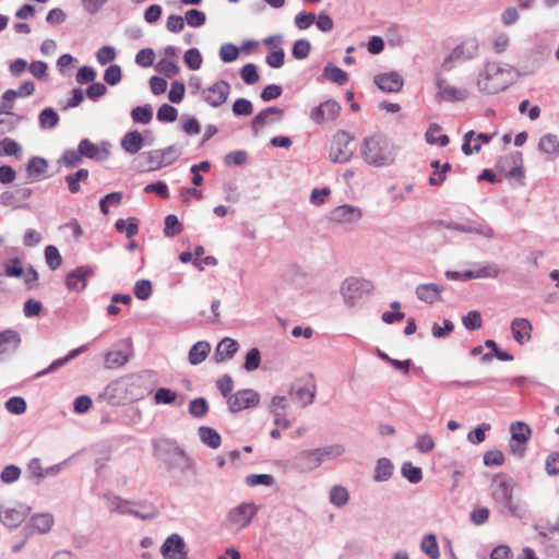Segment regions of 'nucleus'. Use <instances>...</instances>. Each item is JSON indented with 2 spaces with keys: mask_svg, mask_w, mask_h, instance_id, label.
Returning <instances> with one entry per match:
<instances>
[{
  "mask_svg": "<svg viewBox=\"0 0 559 559\" xmlns=\"http://www.w3.org/2000/svg\"><path fill=\"white\" fill-rule=\"evenodd\" d=\"M402 475L412 484H418L423 479L420 467L414 466L411 462H405L401 468Z\"/></svg>",
  "mask_w": 559,
  "mask_h": 559,
  "instance_id": "51",
  "label": "nucleus"
},
{
  "mask_svg": "<svg viewBox=\"0 0 559 559\" xmlns=\"http://www.w3.org/2000/svg\"><path fill=\"white\" fill-rule=\"evenodd\" d=\"M532 324L525 318H515L511 322V332L513 338L520 345L527 343L532 338Z\"/></svg>",
  "mask_w": 559,
  "mask_h": 559,
  "instance_id": "24",
  "label": "nucleus"
},
{
  "mask_svg": "<svg viewBox=\"0 0 559 559\" xmlns=\"http://www.w3.org/2000/svg\"><path fill=\"white\" fill-rule=\"evenodd\" d=\"M115 227L118 233H126L128 238H132L139 233L138 223L133 217H130L128 221L122 218L118 219Z\"/></svg>",
  "mask_w": 559,
  "mask_h": 559,
  "instance_id": "49",
  "label": "nucleus"
},
{
  "mask_svg": "<svg viewBox=\"0 0 559 559\" xmlns=\"http://www.w3.org/2000/svg\"><path fill=\"white\" fill-rule=\"evenodd\" d=\"M93 275L94 269L92 266H78L67 274L66 286L70 290L82 292L87 285V280Z\"/></svg>",
  "mask_w": 559,
  "mask_h": 559,
  "instance_id": "16",
  "label": "nucleus"
},
{
  "mask_svg": "<svg viewBox=\"0 0 559 559\" xmlns=\"http://www.w3.org/2000/svg\"><path fill=\"white\" fill-rule=\"evenodd\" d=\"M153 372L142 370L110 382L106 394L117 403L135 402L144 399L153 391Z\"/></svg>",
  "mask_w": 559,
  "mask_h": 559,
  "instance_id": "1",
  "label": "nucleus"
},
{
  "mask_svg": "<svg viewBox=\"0 0 559 559\" xmlns=\"http://www.w3.org/2000/svg\"><path fill=\"white\" fill-rule=\"evenodd\" d=\"M131 117L135 123L147 124L153 119V108L151 105L138 106L132 109Z\"/></svg>",
  "mask_w": 559,
  "mask_h": 559,
  "instance_id": "48",
  "label": "nucleus"
},
{
  "mask_svg": "<svg viewBox=\"0 0 559 559\" xmlns=\"http://www.w3.org/2000/svg\"><path fill=\"white\" fill-rule=\"evenodd\" d=\"M27 510L28 509L24 507L5 510L2 515V523L11 528L19 526L27 516Z\"/></svg>",
  "mask_w": 559,
  "mask_h": 559,
  "instance_id": "33",
  "label": "nucleus"
},
{
  "mask_svg": "<svg viewBox=\"0 0 559 559\" xmlns=\"http://www.w3.org/2000/svg\"><path fill=\"white\" fill-rule=\"evenodd\" d=\"M129 361V356L121 350L108 352L105 355V367L107 369H115L122 367Z\"/></svg>",
  "mask_w": 559,
  "mask_h": 559,
  "instance_id": "45",
  "label": "nucleus"
},
{
  "mask_svg": "<svg viewBox=\"0 0 559 559\" xmlns=\"http://www.w3.org/2000/svg\"><path fill=\"white\" fill-rule=\"evenodd\" d=\"M441 127L437 123H432L429 126L426 131L425 138L428 144L439 145L440 147H444L449 144L450 139L447 134H440Z\"/></svg>",
  "mask_w": 559,
  "mask_h": 559,
  "instance_id": "35",
  "label": "nucleus"
},
{
  "mask_svg": "<svg viewBox=\"0 0 559 559\" xmlns=\"http://www.w3.org/2000/svg\"><path fill=\"white\" fill-rule=\"evenodd\" d=\"M185 20L191 27H201L206 21V15L202 11L190 9L186 12Z\"/></svg>",
  "mask_w": 559,
  "mask_h": 559,
  "instance_id": "62",
  "label": "nucleus"
},
{
  "mask_svg": "<svg viewBox=\"0 0 559 559\" xmlns=\"http://www.w3.org/2000/svg\"><path fill=\"white\" fill-rule=\"evenodd\" d=\"M199 437L201 441L212 449H217L221 445V435L213 428L201 426L199 428Z\"/></svg>",
  "mask_w": 559,
  "mask_h": 559,
  "instance_id": "38",
  "label": "nucleus"
},
{
  "mask_svg": "<svg viewBox=\"0 0 559 559\" xmlns=\"http://www.w3.org/2000/svg\"><path fill=\"white\" fill-rule=\"evenodd\" d=\"M238 343L230 338L224 337L216 346L214 353V360L216 364H221L227 359H231L238 350Z\"/></svg>",
  "mask_w": 559,
  "mask_h": 559,
  "instance_id": "25",
  "label": "nucleus"
},
{
  "mask_svg": "<svg viewBox=\"0 0 559 559\" xmlns=\"http://www.w3.org/2000/svg\"><path fill=\"white\" fill-rule=\"evenodd\" d=\"M104 500L106 508L111 513L116 512L122 515L130 514L143 521L153 520L158 514L157 510L152 504L146 506L144 508L145 511H138L130 508L131 501L116 495H104Z\"/></svg>",
  "mask_w": 559,
  "mask_h": 559,
  "instance_id": "6",
  "label": "nucleus"
},
{
  "mask_svg": "<svg viewBox=\"0 0 559 559\" xmlns=\"http://www.w3.org/2000/svg\"><path fill=\"white\" fill-rule=\"evenodd\" d=\"M538 148L550 155L559 154V140L555 134L548 133L540 138Z\"/></svg>",
  "mask_w": 559,
  "mask_h": 559,
  "instance_id": "42",
  "label": "nucleus"
},
{
  "mask_svg": "<svg viewBox=\"0 0 559 559\" xmlns=\"http://www.w3.org/2000/svg\"><path fill=\"white\" fill-rule=\"evenodd\" d=\"M82 158L79 147L78 150H66L60 158V163L68 168H73L82 162Z\"/></svg>",
  "mask_w": 559,
  "mask_h": 559,
  "instance_id": "58",
  "label": "nucleus"
},
{
  "mask_svg": "<svg viewBox=\"0 0 559 559\" xmlns=\"http://www.w3.org/2000/svg\"><path fill=\"white\" fill-rule=\"evenodd\" d=\"M5 408L14 415H22L26 412V402L21 396H12L5 402Z\"/></svg>",
  "mask_w": 559,
  "mask_h": 559,
  "instance_id": "63",
  "label": "nucleus"
},
{
  "mask_svg": "<svg viewBox=\"0 0 559 559\" xmlns=\"http://www.w3.org/2000/svg\"><path fill=\"white\" fill-rule=\"evenodd\" d=\"M38 120L40 128L52 129L59 122V115L53 108L47 107L40 111Z\"/></svg>",
  "mask_w": 559,
  "mask_h": 559,
  "instance_id": "47",
  "label": "nucleus"
},
{
  "mask_svg": "<svg viewBox=\"0 0 559 559\" xmlns=\"http://www.w3.org/2000/svg\"><path fill=\"white\" fill-rule=\"evenodd\" d=\"M179 67L167 58L160 59L156 64V71L171 79L179 73Z\"/></svg>",
  "mask_w": 559,
  "mask_h": 559,
  "instance_id": "56",
  "label": "nucleus"
},
{
  "mask_svg": "<svg viewBox=\"0 0 559 559\" xmlns=\"http://www.w3.org/2000/svg\"><path fill=\"white\" fill-rule=\"evenodd\" d=\"M420 548L430 559H439L440 550L437 538L433 534L426 535L421 543Z\"/></svg>",
  "mask_w": 559,
  "mask_h": 559,
  "instance_id": "44",
  "label": "nucleus"
},
{
  "mask_svg": "<svg viewBox=\"0 0 559 559\" xmlns=\"http://www.w3.org/2000/svg\"><path fill=\"white\" fill-rule=\"evenodd\" d=\"M21 151V145L10 138L0 141V156H19Z\"/></svg>",
  "mask_w": 559,
  "mask_h": 559,
  "instance_id": "57",
  "label": "nucleus"
},
{
  "mask_svg": "<svg viewBox=\"0 0 559 559\" xmlns=\"http://www.w3.org/2000/svg\"><path fill=\"white\" fill-rule=\"evenodd\" d=\"M397 146L391 139L381 133H373L364 138L360 155L369 166L381 168L393 165L397 156Z\"/></svg>",
  "mask_w": 559,
  "mask_h": 559,
  "instance_id": "3",
  "label": "nucleus"
},
{
  "mask_svg": "<svg viewBox=\"0 0 559 559\" xmlns=\"http://www.w3.org/2000/svg\"><path fill=\"white\" fill-rule=\"evenodd\" d=\"M374 84L388 93L400 92L404 85V80L399 72L380 73L373 79Z\"/></svg>",
  "mask_w": 559,
  "mask_h": 559,
  "instance_id": "20",
  "label": "nucleus"
},
{
  "mask_svg": "<svg viewBox=\"0 0 559 559\" xmlns=\"http://www.w3.org/2000/svg\"><path fill=\"white\" fill-rule=\"evenodd\" d=\"M311 50V44L307 39H298L295 41L292 55L297 60L306 59Z\"/></svg>",
  "mask_w": 559,
  "mask_h": 559,
  "instance_id": "60",
  "label": "nucleus"
},
{
  "mask_svg": "<svg viewBox=\"0 0 559 559\" xmlns=\"http://www.w3.org/2000/svg\"><path fill=\"white\" fill-rule=\"evenodd\" d=\"M258 512V507L254 503L246 502L231 509L228 513V521L237 528L248 526Z\"/></svg>",
  "mask_w": 559,
  "mask_h": 559,
  "instance_id": "13",
  "label": "nucleus"
},
{
  "mask_svg": "<svg viewBox=\"0 0 559 559\" xmlns=\"http://www.w3.org/2000/svg\"><path fill=\"white\" fill-rule=\"evenodd\" d=\"M522 155L521 153H512L506 155L499 160V169L506 174L507 177L510 178H520L523 176L522 170Z\"/></svg>",
  "mask_w": 559,
  "mask_h": 559,
  "instance_id": "21",
  "label": "nucleus"
},
{
  "mask_svg": "<svg viewBox=\"0 0 559 559\" xmlns=\"http://www.w3.org/2000/svg\"><path fill=\"white\" fill-rule=\"evenodd\" d=\"M341 106L337 102L330 99L316 107L310 115L312 121L318 124L332 121L340 116Z\"/></svg>",
  "mask_w": 559,
  "mask_h": 559,
  "instance_id": "17",
  "label": "nucleus"
},
{
  "mask_svg": "<svg viewBox=\"0 0 559 559\" xmlns=\"http://www.w3.org/2000/svg\"><path fill=\"white\" fill-rule=\"evenodd\" d=\"M259 402L260 395L252 389L239 390L233 395H229L227 400L228 409L231 413H238L240 411L254 407Z\"/></svg>",
  "mask_w": 559,
  "mask_h": 559,
  "instance_id": "12",
  "label": "nucleus"
},
{
  "mask_svg": "<svg viewBox=\"0 0 559 559\" xmlns=\"http://www.w3.org/2000/svg\"><path fill=\"white\" fill-rule=\"evenodd\" d=\"M284 110L277 107H267L261 110L251 121V128L257 135L266 124L277 122L282 119Z\"/></svg>",
  "mask_w": 559,
  "mask_h": 559,
  "instance_id": "19",
  "label": "nucleus"
},
{
  "mask_svg": "<svg viewBox=\"0 0 559 559\" xmlns=\"http://www.w3.org/2000/svg\"><path fill=\"white\" fill-rule=\"evenodd\" d=\"M477 278H496L500 274V269L498 264L493 262H487L484 265L475 269Z\"/></svg>",
  "mask_w": 559,
  "mask_h": 559,
  "instance_id": "61",
  "label": "nucleus"
},
{
  "mask_svg": "<svg viewBox=\"0 0 559 559\" xmlns=\"http://www.w3.org/2000/svg\"><path fill=\"white\" fill-rule=\"evenodd\" d=\"M320 459L316 449L302 450L289 461L290 468L300 474L310 473L320 467Z\"/></svg>",
  "mask_w": 559,
  "mask_h": 559,
  "instance_id": "11",
  "label": "nucleus"
},
{
  "mask_svg": "<svg viewBox=\"0 0 559 559\" xmlns=\"http://www.w3.org/2000/svg\"><path fill=\"white\" fill-rule=\"evenodd\" d=\"M86 349H87V345H82L75 349H72L67 356L56 359L46 369L37 372L35 377L39 378V377L46 376L50 372L58 370L60 367L64 366L67 362L76 358L79 355L84 353Z\"/></svg>",
  "mask_w": 559,
  "mask_h": 559,
  "instance_id": "30",
  "label": "nucleus"
},
{
  "mask_svg": "<svg viewBox=\"0 0 559 559\" xmlns=\"http://www.w3.org/2000/svg\"><path fill=\"white\" fill-rule=\"evenodd\" d=\"M329 499L333 506H335L337 508H342L348 503V500H349L348 490L341 485H334L330 489Z\"/></svg>",
  "mask_w": 559,
  "mask_h": 559,
  "instance_id": "41",
  "label": "nucleus"
},
{
  "mask_svg": "<svg viewBox=\"0 0 559 559\" xmlns=\"http://www.w3.org/2000/svg\"><path fill=\"white\" fill-rule=\"evenodd\" d=\"M165 559H186L188 555L187 546L179 534H171L166 538L160 548Z\"/></svg>",
  "mask_w": 559,
  "mask_h": 559,
  "instance_id": "14",
  "label": "nucleus"
},
{
  "mask_svg": "<svg viewBox=\"0 0 559 559\" xmlns=\"http://www.w3.org/2000/svg\"><path fill=\"white\" fill-rule=\"evenodd\" d=\"M371 290V282L359 277H348L341 286V295L344 302L348 306H354L356 300L360 299L365 294H369Z\"/></svg>",
  "mask_w": 559,
  "mask_h": 559,
  "instance_id": "9",
  "label": "nucleus"
},
{
  "mask_svg": "<svg viewBox=\"0 0 559 559\" xmlns=\"http://www.w3.org/2000/svg\"><path fill=\"white\" fill-rule=\"evenodd\" d=\"M79 148L81 151L82 157H87L98 162H103L109 156V151L106 147H99L87 139L80 141Z\"/></svg>",
  "mask_w": 559,
  "mask_h": 559,
  "instance_id": "26",
  "label": "nucleus"
},
{
  "mask_svg": "<svg viewBox=\"0 0 559 559\" xmlns=\"http://www.w3.org/2000/svg\"><path fill=\"white\" fill-rule=\"evenodd\" d=\"M443 290V287L438 284L427 283L419 284L415 289V294L420 301H424L428 305H433L441 300Z\"/></svg>",
  "mask_w": 559,
  "mask_h": 559,
  "instance_id": "23",
  "label": "nucleus"
},
{
  "mask_svg": "<svg viewBox=\"0 0 559 559\" xmlns=\"http://www.w3.org/2000/svg\"><path fill=\"white\" fill-rule=\"evenodd\" d=\"M144 139L138 130L127 132L121 139V147L129 154L134 155L143 147Z\"/></svg>",
  "mask_w": 559,
  "mask_h": 559,
  "instance_id": "28",
  "label": "nucleus"
},
{
  "mask_svg": "<svg viewBox=\"0 0 559 559\" xmlns=\"http://www.w3.org/2000/svg\"><path fill=\"white\" fill-rule=\"evenodd\" d=\"M320 463L322 464L325 460H334L336 457H340L345 452V447L340 443H334L321 448H316Z\"/></svg>",
  "mask_w": 559,
  "mask_h": 559,
  "instance_id": "39",
  "label": "nucleus"
},
{
  "mask_svg": "<svg viewBox=\"0 0 559 559\" xmlns=\"http://www.w3.org/2000/svg\"><path fill=\"white\" fill-rule=\"evenodd\" d=\"M317 386L312 376H309L305 384H294L292 394L296 396L301 406L306 407L313 403L316 397Z\"/></svg>",
  "mask_w": 559,
  "mask_h": 559,
  "instance_id": "22",
  "label": "nucleus"
},
{
  "mask_svg": "<svg viewBox=\"0 0 559 559\" xmlns=\"http://www.w3.org/2000/svg\"><path fill=\"white\" fill-rule=\"evenodd\" d=\"M354 136L347 131L338 130L332 139L330 148V159L333 163H347L354 155Z\"/></svg>",
  "mask_w": 559,
  "mask_h": 559,
  "instance_id": "7",
  "label": "nucleus"
},
{
  "mask_svg": "<svg viewBox=\"0 0 559 559\" xmlns=\"http://www.w3.org/2000/svg\"><path fill=\"white\" fill-rule=\"evenodd\" d=\"M140 158L143 160L141 166L144 167L146 170H157L165 167L160 150L143 152Z\"/></svg>",
  "mask_w": 559,
  "mask_h": 559,
  "instance_id": "32",
  "label": "nucleus"
},
{
  "mask_svg": "<svg viewBox=\"0 0 559 559\" xmlns=\"http://www.w3.org/2000/svg\"><path fill=\"white\" fill-rule=\"evenodd\" d=\"M323 76L338 85H344L348 81L347 73L331 62L324 67Z\"/></svg>",
  "mask_w": 559,
  "mask_h": 559,
  "instance_id": "37",
  "label": "nucleus"
},
{
  "mask_svg": "<svg viewBox=\"0 0 559 559\" xmlns=\"http://www.w3.org/2000/svg\"><path fill=\"white\" fill-rule=\"evenodd\" d=\"M362 216L359 207L343 204L333 209L330 213V219L337 224H352L358 222Z\"/></svg>",
  "mask_w": 559,
  "mask_h": 559,
  "instance_id": "18",
  "label": "nucleus"
},
{
  "mask_svg": "<svg viewBox=\"0 0 559 559\" xmlns=\"http://www.w3.org/2000/svg\"><path fill=\"white\" fill-rule=\"evenodd\" d=\"M230 90V84L227 81L219 80L203 88L201 91V97L209 106L218 108L227 102Z\"/></svg>",
  "mask_w": 559,
  "mask_h": 559,
  "instance_id": "10",
  "label": "nucleus"
},
{
  "mask_svg": "<svg viewBox=\"0 0 559 559\" xmlns=\"http://www.w3.org/2000/svg\"><path fill=\"white\" fill-rule=\"evenodd\" d=\"M514 68L499 62H487L478 74L477 86L487 94H497L508 88L515 80Z\"/></svg>",
  "mask_w": 559,
  "mask_h": 559,
  "instance_id": "5",
  "label": "nucleus"
},
{
  "mask_svg": "<svg viewBox=\"0 0 559 559\" xmlns=\"http://www.w3.org/2000/svg\"><path fill=\"white\" fill-rule=\"evenodd\" d=\"M512 440L519 443H525L532 435V430L524 421H515L510 426Z\"/></svg>",
  "mask_w": 559,
  "mask_h": 559,
  "instance_id": "40",
  "label": "nucleus"
},
{
  "mask_svg": "<svg viewBox=\"0 0 559 559\" xmlns=\"http://www.w3.org/2000/svg\"><path fill=\"white\" fill-rule=\"evenodd\" d=\"M88 178V170L81 168L74 174H69L64 177L70 193L75 194L80 191V181Z\"/></svg>",
  "mask_w": 559,
  "mask_h": 559,
  "instance_id": "46",
  "label": "nucleus"
},
{
  "mask_svg": "<svg viewBox=\"0 0 559 559\" xmlns=\"http://www.w3.org/2000/svg\"><path fill=\"white\" fill-rule=\"evenodd\" d=\"M178 117V110L171 106V105H168V104H163L158 110H157V115H156V118L159 120V121H165V122H174Z\"/></svg>",
  "mask_w": 559,
  "mask_h": 559,
  "instance_id": "64",
  "label": "nucleus"
},
{
  "mask_svg": "<svg viewBox=\"0 0 559 559\" xmlns=\"http://www.w3.org/2000/svg\"><path fill=\"white\" fill-rule=\"evenodd\" d=\"M21 343L17 332L5 330L0 332V356L14 352Z\"/></svg>",
  "mask_w": 559,
  "mask_h": 559,
  "instance_id": "29",
  "label": "nucleus"
},
{
  "mask_svg": "<svg viewBox=\"0 0 559 559\" xmlns=\"http://www.w3.org/2000/svg\"><path fill=\"white\" fill-rule=\"evenodd\" d=\"M182 231V226L178 217L174 214H169L165 218L164 234L166 237H175Z\"/></svg>",
  "mask_w": 559,
  "mask_h": 559,
  "instance_id": "54",
  "label": "nucleus"
},
{
  "mask_svg": "<svg viewBox=\"0 0 559 559\" xmlns=\"http://www.w3.org/2000/svg\"><path fill=\"white\" fill-rule=\"evenodd\" d=\"M393 473V464L386 457L379 459L377 461L373 479L378 483L386 481L391 478Z\"/></svg>",
  "mask_w": 559,
  "mask_h": 559,
  "instance_id": "36",
  "label": "nucleus"
},
{
  "mask_svg": "<svg viewBox=\"0 0 559 559\" xmlns=\"http://www.w3.org/2000/svg\"><path fill=\"white\" fill-rule=\"evenodd\" d=\"M31 522L38 533L46 534L53 525V516L49 513H38L32 518Z\"/></svg>",
  "mask_w": 559,
  "mask_h": 559,
  "instance_id": "43",
  "label": "nucleus"
},
{
  "mask_svg": "<svg viewBox=\"0 0 559 559\" xmlns=\"http://www.w3.org/2000/svg\"><path fill=\"white\" fill-rule=\"evenodd\" d=\"M211 352V345L206 341L197 342L189 350V362L193 366L205 360Z\"/></svg>",
  "mask_w": 559,
  "mask_h": 559,
  "instance_id": "31",
  "label": "nucleus"
},
{
  "mask_svg": "<svg viewBox=\"0 0 559 559\" xmlns=\"http://www.w3.org/2000/svg\"><path fill=\"white\" fill-rule=\"evenodd\" d=\"M209 412V404L204 397L193 399L189 403V413L194 418H203Z\"/></svg>",
  "mask_w": 559,
  "mask_h": 559,
  "instance_id": "50",
  "label": "nucleus"
},
{
  "mask_svg": "<svg viewBox=\"0 0 559 559\" xmlns=\"http://www.w3.org/2000/svg\"><path fill=\"white\" fill-rule=\"evenodd\" d=\"M436 85L438 88L437 97L441 100L454 103L465 100L468 97V91L466 88H459L451 85L443 78H437Z\"/></svg>",
  "mask_w": 559,
  "mask_h": 559,
  "instance_id": "15",
  "label": "nucleus"
},
{
  "mask_svg": "<svg viewBox=\"0 0 559 559\" xmlns=\"http://www.w3.org/2000/svg\"><path fill=\"white\" fill-rule=\"evenodd\" d=\"M478 44L475 39L463 41L456 46L442 62V69L447 72L454 69L457 63L465 62L476 57Z\"/></svg>",
  "mask_w": 559,
  "mask_h": 559,
  "instance_id": "8",
  "label": "nucleus"
},
{
  "mask_svg": "<svg viewBox=\"0 0 559 559\" xmlns=\"http://www.w3.org/2000/svg\"><path fill=\"white\" fill-rule=\"evenodd\" d=\"M469 234H476L487 239L495 237L493 228L486 223L469 221Z\"/></svg>",
  "mask_w": 559,
  "mask_h": 559,
  "instance_id": "53",
  "label": "nucleus"
},
{
  "mask_svg": "<svg viewBox=\"0 0 559 559\" xmlns=\"http://www.w3.org/2000/svg\"><path fill=\"white\" fill-rule=\"evenodd\" d=\"M45 260L50 270L55 271L62 264V258L57 247L49 245L45 248Z\"/></svg>",
  "mask_w": 559,
  "mask_h": 559,
  "instance_id": "52",
  "label": "nucleus"
},
{
  "mask_svg": "<svg viewBox=\"0 0 559 559\" xmlns=\"http://www.w3.org/2000/svg\"><path fill=\"white\" fill-rule=\"evenodd\" d=\"M240 76L246 84L252 85L260 80L257 66L254 63H247L240 70Z\"/></svg>",
  "mask_w": 559,
  "mask_h": 559,
  "instance_id": "59",
  "label": "nucleus"
},
{
  "mask_svg": "<svg viewBox=\"0 0 559 559\" xmlns=\"http://www.w3.org/2000/svg\"><path fill=\"white\" fill-rule=\"evenodd\" d=\"M48 169L47 159L38 156L32 157L26 165V173L32 180H38Z\"/></svg>",
  "mask_w": 559,
  "mask_h": 559,
  "instance_id": "34",
  "label": "nucleus"
},
{
  "mask_svg": "<svg viewBox=\"0 0 559 559\" xmlns=\"http://www.w3.org/2000/svg\"><path fill=\"white\" fill-rule=\"evenodd\" d=\"M462 323L469 331L480 329L483 325V319H481L480 312L478 310H472V311L467 312V314H465L462 318Z\"/></svg>",
  "mask_w": 559,
  "mask_h": 559,
  "instance_id": "55",
  "label": "nucleus"
},
{
  "mask_svg": "<svg viewBox=\"0 0 559 559\" xmlns=\"http://www.w3.org/2000/svg\"><path fill=\"white\" fill-rule=\"evenodd\" d=\"M515 485L513 478L507 474L495 475L490 485L491 498L500 513L523 519L527 509L525 503L514 500Z\"/></svg>",
  "mask_w": 559,
  "mask_h": 559,
  "instance_id": "4",
  "label": "nucleus"
},
{
  "mask_svg": "<svg viewBox=\"0 0 559 559\" xmlns=\"http://www.w3.org/2000/svg\"><path fill=\"white\" fill-rule=\"evenodd\" d=\"M153 451L156 459L163 463L167 472L178 473L182 476L197 474L194 460L177 443V441L171 439H159L154 441Z\"/></svg>",
  "mask_w": 559,
  "mask_h": 559,
  "instance_id": "2",
  "label": "nucleus"
},
{
  "mask_svg": "<svg viewBox=\"0 0 559 559\" xmlns=\"http://www.w3.org/2000/svg\"><path fill=\"white\" fill-rule=\"evenodd\" d=\"M185 397L176 391L168 388H159L154 394V403L156 405H177L181 406Z\"/></svg>",
  "mask_w": 559,
  "mask_h": 559,
  "instance_id": "27",
  "label": "nucleus"
}]
</instances>
